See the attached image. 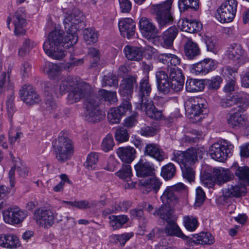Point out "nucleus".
<instances>
[{
  "mask_svg": "<svg viewBox=\"0 0 249 249\" xmlns=\"http://www.w3.org/2000/svg\"><path fill=\"white\" fill-rule=\"evenodd\" d=\"M162 182L155 175L154 165L141 159V193L148 194L159 191Z\"/></svg>",
  "mask_w": 249,
  "mask_h": 249,
  "instance_id": "39448f33",
  "label": "nucleus"
},
{
  "mask_svg": "<svg viewBox=\"0 0 249 249\" xmlns=\"http://www.w3.org/2000/svg\"><path fill=\"white\" fill-rule=\"evenodd\" d=\"M170 80L172 82V89L174 91L178 92L182 89L184 77L180 69L176 67L170 69Z\"/></svg>",
  "mask_w": 249,
  "mask_h": 249,
  "instance_id": "4be33fe9",
  "label": "nucleus"
},
{
  "mask_svg": "<svg viewBox=\"0 0 249 249\" xmlns=\"http://www.w3.org/2000/svg\"><path fill=\"white\" fill-rule=\"evenodd\" d=\"M234 104H236V100H235L234 94L228 98L222 99L220 102V106L223 108L231 107Z\"/></svg>",
  "mask_w": 249,
  "mask_h": 249,
  "instance_id": "69168bd1",
  "label": "nucleus"
},
{
  "mask_svg": "<svg viewBox=\"0 0 249 249\" xmlns=\"http://www.w3.org/2000/svg\"><path fill=\"white\" fill-rule=\"evenodd\" d=\"M13 24L14 26V33L15 36H19L25 34L26 19L18 12H16L13 16Z\"/></svg>",
  "mask_w": 249,
  "mask_h": 249,
  "instance_id": "7c9ffc66",
  "label": "nucleus"
},
{
  "mask_svg": "<svg viewBox=\"0 0 249 249\" xmlns=\"http://www.w3.org/2000/svg\"><path fill=\"white\" fill-rule=\"evenodd\" d=\"M213 177L215 183L222 185L232 180L234 175L230 169L218 167L214 168Z\"/></svg>",
  "mask_w": 249,
  "mask_h": 249,
  "instance_id": "412c9836",
  "label": "nucleus"
},
{
  "mask_svg": "<svg viewBox=\"0 0 249 249\" xmlns=\"http://www.w3.org/2000/svg\"><path fill=\"white\" fill-rule=\"evenodd\" d=\"M14 93L11 90L10 95L6 101V109L9 118L12 117L16 110L14 103Z\"/></svg>",
  "mask_w": 249,
  "mask_h": 249,
  "instance_id": "864d4df0",
  "label": "nucleus"
},
{
  "mask_svg": "<svg viewBox=\"0 0 249 249\" xmlns=\"http://www.w3.org/2000/svg\"><path fill=\"white\" fill-rule=\"evenodd\" d=\"M199 151L198 149L191 148L184 152H174L172 158V160L179 164L183 177L190 182L195 179V164L197 161Z\"/></svg>",
  "mask_w": 249,
  "mask_h": 249,
  "instance_id": "20e7f679",
  "label": "nucleus"
},
{
  "mask_svg": "<svg viewBox=\"0 0 249 249\" xmlns=\"http://www.w3.org/2000/svg\"><path fill=\"white\" fill-rule=\"evenodd\" d=\"M42 71L50 78L53 79L58 75L61 71V68L57 64L50 62H46L43 65Z\"/></svg>",
  "mask_w": 249,
  "mask_h": 249,
  "instance_id": "58836bf2",
  "label": "nucleus"
},
{
  "mask_svg": "<svg viewBox=\"0 0 249 249\" xmlns=\"http://www.w3.org/2000/svg\"><path fill=\"white\" fill-rule=\"evenodd\" d=\"M158 34L155 25L146 18H141V34L147 39L154 38Z\"/></svg>",
  "mask_w": 249,
  "mask_h": 249,
  "instance_id": "393cba45",
  "label": "nucleus"
},
{
  "mask_svg": "<svg viewBox=\"0 0 249 249\" xmlns=\"http://www.w3.org/2000/svg\"><path fill=\"white\" fill-rule=\"evenodd\" d=\"M184 52L188 59H195L200 54V50L196 43L192 39L187 38L184 44Z\"/></svg>",
  "mask_w": 249,
  "mask_h": 249,
  "instance_id": "c756f323",
  "label": "nucleus"
},
{
  "mask_svg": "<svg viewBox=\"0 0 249 249\" xmlns=\"http://www.w3.org/2000/svg\"><path fill=\"white\" fill-rule=\"evenodd\" d=\"M227 55L229 59L233 60L239 65L244 64L248 59L245 52L238 44H233L228 47Z\"/></svg>",
  "mask_w": 249,
  "mask_h": 249,
  "instance_id": "a211bd4d",
  "label": "nucleus"
},
{
  "mask_svg": "<svg viewBox=\"0 0 249 249\" xmlns=\"http://www.w3.org/2000/svg\"><path fill=\"white\" fill-rule=\"evenodd\" d=\"M22 100L28 105H33L40 101V97L35 89L30 85H25L20 90Z\"/></svg>",
  "mask_w": 249,
  "mask_h": 249,
  "instance_id": "aec40b11",
  "label": "nucleus"
},
{
  "mask_svg": "<svg viewBox=\"0 0 249 249\" xmlns=\"http://www.w3.org/2000/svg\"><path fill=\"white\" fill-rule=\"evenodd\" d=\"M215 68L216 64L213 60L206 58L203 61L192 65L191 66L190 70L192 73L196 75H203L214 70Z\"/></svg>",
  "mask_w": 249,
  "mask_h": 249,
  "instance_id": "6ab92c4d",
  "label": "nucleus"
},
{
  "mask_svg": "<svg viewBox=\"0 0 249 249\" xmlns=\"http://www.w3.org/2000/svg\"><path fill=\"white\" fill-rule=\"evenodd\" d=\"M121 12L123 13L130 12L132 4L129 0H118Z\"/></svg>",
  "mask_w": 249,
  "mask_h": 249,
  "instance_id": "0e129e2a",
  "label": "nucleus"
},
{
  "mask_svg": "<svg viewBox=\"0 0 249 249\" xmlns=\"http://www.w3.org/2000/svg\"><path fill=\"white\" fill-rule=\"evenodd\" d=\"M129 135L126 129L123 127H118L115 131V139L119 143L127 142Z\"/></svg>",
  "mask_w": 249,
  "mask_h": 249,
  "instance_id": "09e8293b",
  "label": "nucleus"
},
{
  "mask_svg": "<svg viewBox=\"0 0 249 249\" xmlns=\"http://www.w3.org/2000/svg\"><path fill=\"white\" fill-rule=\"evenodd\" d=\"M45 95L46 96L45 101L46 107L50 112H53L56 108L57 105L52 96H49V90L48 87H45Z\"/></svg>",
  "mask_w": 249,
  "mask_h": 249,
  "instance_id": "6e6d98bb",
  "label": "nucleus"
},
{
  "mask_svg": "<svg viewBox=\"0 0 249 249\" xmlns=\"http://www.w3.org/2000/svg\"><path fill=\"white\" fill-rule=\"evenodd\" d=\"M156 50L149 45H147L142 48L141 50V57H145L147 59L152 58L155 53Z\"/></svg>",
  "mask_w": 249,
  "mask_h": 249,
  "instance_id": "e2e57ef3",
  "label": "nucleus"
},
{
  "mask_svg": "<svg viewBox=\"0 0 249 249\" xmlns=\"http://www.w3.org/2000/svg\"><path fill=\"white\" fill-rule=\"evenodd\" d=\"M12 160L14 162V165L12 167L8 173L10 189L9 191H8V192L13 193L15 190L16 179L15 173L16 170H17L19 176L22 178H25L28 176L29 171L28 168L22 162L20 159L14 158Z\"/></svg>",
  "mask_w": 249,
  "mask_h": 249,
  "instance_id": "f8f14e48",
  "label": "nucleus"
},
{
  "mask_svg": "<svg viewBox=\"0 0 249 249\" xmlns=\"http://www.w3.org/2000/svg\"><path fill=\"white\" fill-rule=\"evenodd\" d=\"M75 203L74 207L81 210L90 209L93 206L92 203L87 200H75Z\"/></svg>",
  "mask_w": 249,
  "mask_h": 249,
  "instance_id": "338daca9",
  "label": "nucleus"
},
{
  "mask_svg": "<svg viewBox=\"0 0 249 249\" xmlns=\"http://www.w3.org/2000/svg\"><path fill=\"white\" fill-rule=\"evenodd\" d=\"M83 14L76 8L69 10L64 19L66 33L55 28L48 35L47 39L44 42L43 48L45 53L54 59H61L66 54L64 48H69L76 44L78 41V24L82 21Z\"/></svg>",
  "mask_w": 249,
  "mask_h": 249,
  "instance_id": "f257e3e1",
  "label": "nucleus"
},
{
  "mask_svg": "<svg viewBox=\"0 0 249 249\" xmlns=\"http://www.w3.org/2000/svg\"><path fill=\"white\" fill-rule=\"evenodd\" d=\"M172 0H167L160 4L153 5V9L157 15L159 27L162 29L172 24L173 18L171 11Z\"/></svg>",
  "mask_w": 249,
  "mask_h": 249,
  "instance_id": "1a4fd4ad",
  "label": "nucleus"
},
{
  "mask_svg": "<svg viewBox=\"0 0 249 249\" xmlns=\"http://www.w3.org/2000/svg\"><path fill=\"white\" fill-rule=\"evenodd\" d=\"M159 90L164 94L168 93L172 89V82L169 80L167 73L163 71H159L156 73Z\"/></svg>",
  "mask_w": 249,
  "mask_h": 249,
  "instance_id": "a878e982",
  "label": "nucleus"
},
{
  "mask_svg": "<svg viewBox=\"0 0 249 249\" xmlns=\"http://www.w3.org/2000/svg\"><path fill=\"white\" fill-rule=\"evenodd\" d=\"M156 213L160 218L168 223L165 228V232L166 234L171 236H176L183 239L187 238L174 221V210L172 208L169 207H162L157 210Z\"/></svg>",
  "mask_w": 249,
  "mask_h": 249,
  "instance_id": "6e6552de",
  "label": "nucleus"
},
{
  "mask_svg": "<svg viewBox=\"0 0 249 249\" xmlns=\"http://www.w3.org/2000/svg\"><path fill=\"white\" fill-rule=\"evenodd\" d=\"M178 5L181 12L188 9L196 11L198 9V0H178Z\"/></svg>",
  "mask_w": 249,
  "mask_h": 249,
  "instance_id": "a18cd8bd",
  "label": "nucleus"
},
{
  "mask_svg": "<svg viewBox=\"0 0 249 249\" xmlns=\"http://www.w3.org/2000/svg\"><path fill=\"white\" fill-rule=\"evenodd\" d=\"M176 173V168L172 163H169L161 168V176L165 180H169L172 178Z\"/></svg>",
  "mask_w": 249,
  "mask_h": 249,
  "instance_id": "c03bdc74",
  "label": "nucleus"
},
{
  "mask_svg": "<svg viewBox=\"0 0 249 249\" xmlns=\"http://www.w3.org/2000/svg\"><path fill=\"white\" fill-rule=\"evenodd\" d=\"M158 60L160 62L166 65L168 67L177 66L180 64L181 60L177 55L169 53H164L159 55Z\"/></svg>",
  "mask_w": 249,
  "mask_h": 249,
  "instance_id": "e433bc0d",
  "label": "nucleus"
},
{
  "mask_svg": "<svg viewBox=\"0 0 249 249\" xmlns=\"http://www.w3.org/2000/svg\"><path fill=\"white\" fill-rule=\"evenodd\" d=\"M71 87H74L67 97L70 103L77 102L82 97H85V119L89 122L93 123L100 121L104 115L98 109V104L96 97L88 93V90L89 88L88 85L76 83L73 78L68 77L62 80L58 86L53 87L51 90H53L56 95L58 94L62 95L68 92Z\"/></svg>",
  "mask_w": 249,
  "mask_h": 249,
  "instance_id": "f03ea898",
  "label": "nucleus"
},
{
  "mask_svg": "<svg viewBox=\"0 0 249 249\" xmlns=\"http://www.w3.org/2000/svg\"><path fill=\"white\" fill-rule=\"evenodd\" d=\"M36 43L33 41L29 38L25 39L22 47L19 49L18 54L20 56H24L29 52L35 47Z\"/></svg>",
  "mask_w": 249,
  "mask_h": 249,
  "instance_id": "3c124183",
  "label": "nucleus"
},
{
  "mask_svg": "<svg viewBox=\"0 0 249 249\" xmlns=\"http://www.w3.org/2000/svg\"><path fill=\"white\" fill-rule=\"evenodd\" d=\"M206 198V195L203 190L200 187L196 189L195 205L200 206L202 205Z\"/></svg>",
  "mask_w": 249,
  "mask_h": 249,
  "instance_id": "bf43d9fd",
  "label": "nucleus"
},
{
  "mask_svg": "<svg viewBox=\"0 0 249 249\" xmlns=\"http://www.w3.org/2000/svg\"><path fill=\"white\" fill-rule=\"evenodd\" d=\"M185 189V185L182 183H178L174 185L167 187L160 199L163 205L160 207H167L172 208V206L174 205L177 202V194Z\"/></svg>",
  "mask_w": 249,
  "mask_h": 249,
  "instance_id": "ddd939ff",
  "label": "nucleus"
},
{
  "mask_svg": "<svg viewBox=\"0 0 249 249\" xmlns=\"http://www.w3.org/2000/svg\"><path fill=\"white\" fill-rule=\"evenodd\" d=\"M23 136L22 133L16 128H12L9 132V141L11 144L14 143L17 141H19Z\"/></svg>",
  "mask_w": 249,
  "mask_h": 249,
  "instance_id": "5fc2aeb1",
  "label": "nucleus"
},
{
  "mask_svg": "<svg viewBox=\"0 0 249 249\" xmlns=\"http://www.w3.org/2000/svg\"><path fill=\"white\" fill-rule=\"evenodd\" d=\"M246 186L242 183L229 185L228 188L223 191L222 197H238L244 196L246 193Z\"/></svg>",
  "mask_w": 249,
  "mask_h": 249,
  "instance_id": "cd10ccee",
  "label": "nucleus"
},
{
  "mask_svg": "<svg viewBox=\"0 0 249 249\" xmlns=\"http://www.w3.org/2000/svg\"><path fill=\"white\" fill-rule=\"evenodd\" d=\"M131 110V105L127 100L124 101L119 107L110 108L107 113V119L111 124H117L120 122L122 117L127 111Z\"/></svg>",
  "mask_w": 249,
  "mask_h": 249,
  "instance_id": "2eb2a0df",
  "label": "nucleus"
},
{
  "mask_svg": "<svg viewBox=\"0 0 249 249\" xmlns=\"http://www.w3.org/2000/svg\"><path fill=\"white\" fill-rule=\"evenodd\" d=\"M118 84L117 77L112 74L108 76H104L102 80L103 86H116Z\"/></svg>",
  "mask_w": 249,
  "mask_h": 249,
  "instance_id": "052dcab7",
  "label": "nucleus"
},
{
  "mask_svg": "<svg viewBox=\"0 0 249 249\" xmlns=\"http://www.w3.org/2000/svg\"><path fill=\"white\" fill-rule=\"evenodd\" d=\"M118 28L121 36L130 39L135 37L136 23L130 18H123L118 21Z\"/></svg>",
  "mask_w": 249,
  "mask_h": 249,
  "instance_id": "dca6fc26",
  "label": "nucleus"
},
{
  "mask_svg": "<svg viewBox=\"0 0 249 249\" xmlns=\"http://www.w3.org/2000/svg\"><path fill=\"white\" fill-rule=\"evenodd\" d=\"M133 235L132 233H125L122 234H115L112 235V238L117 242L121 245H124Z\"/></svg>",
  "mask_w": 249,
  "mask_h": 249,
  "instance_id": "13d9d810",
  "label": "nucleus"
},
{
  "mask_svg": "<svg viewBox=\"0 0 249 249\" xmlns=\"http://www.w3.org/2000/svg\"><path fill=\"white\" fill-rule=\"evenodd\" d=\"M124 53L127 59L132 61H139L140 50L138 47L126 45L124 49Z\"/></svg>",
  "mask_w": 249,
  "mask_h": 249,
  "instance_id": "79ce46f5",
  "label": "nucleus"
},
{
  "mask_svg": "<svg viewBox=\"0 0 249 249\" xmlns=\"http://www.w3.org/2000/svg\"><path fill=\"white\" fill-rule=\"evenodd\" d=\"M184 225L188 231H194L198 226L197 219L192 215H186L183 217Z\"/></svg>",
  "mask_w": 249,
  "mask_h": 249,
  "instance_id": "49530a36",
  "label": "nucleus"
},
{
  "mask_svg": "<svg viewBox=\"0 0 249 249\" xmlns=\"http://www.w3.org/2000/svg\"><path fill=\"white\" fill-rule=\"evenodd\" d=\"M34 219L40 227L47 229L53 224L54 215L50 210L39 208L35 211Z\"/></svg>",
  "mask_w": 249,
  "mask_h": 249,
  "instance_id": "4468645a",
  "label": "nucleus"
},
{
  "mask_svg": "<svg viewBox=\"0 0 249 249\" xmlns=\"http://www.w3.org/2000/svg\"><path fill=\"white\" fill-rule=\"evenodd\" d=\"M186 114L193 123H196L202 118L204 112L207 111L206 100L199 97H191L184 104Z\"/></svg>",
  "mask_w": 249,
  "mask_h": 249,
  "instance_id": "423d86ee",
  "label": "nucleus"
},
{
  "mask_svg": "<svg viewBox=\"0 0 249 249\" xmlns=\"http://www.w3.org/2000/svg\"><path fill=\"white\" fill-rule=\"evenodd\" d=\"M241 183L246 186L249 185V168L246 166H239L237 162H234L231 167Z\"/></svg>",
  "mask_w": 249,
  "mask_h": 249,
  "instance_id": "bb28decb",
  "label": "nucleus"
},
{
  "mask_svg": "<svg viewBox=\"0 0 249 249\" xmlns=\"http://www.w3.org/2000/svg\"><path fill=\"white\" fill-rule=\"evenodd\" d=\"M236 104H239L238 107L245 110L249 107V94L243 91L234 93Z\"/></svg>",
  "mask_w": 249,
  "mask_h": 249,
  "instance_id": "ea45409f",
  "label": "nucleus"
},
{
  "mask_svg": "<svg viewBox=\"0 0 249 249\" xmlns=\"http://www.w3.org/2000/svg\"><path fill=\"white\" fill-rule=\"evenodd\" d=\"M21 246L17 236L12 233L0 234V247L7 249H17Z\"/></svg>",
  "mask_w": 249,
  "mask_h": 249,
  "instance_id": "5701e85b",
  "label": "nucleus"
},
{
  "mask_svg": "<svg viewBox=\"0 0 249 249\" xmlns=\"http://www.w3.org/2000/svg\"><path fill=\"white\" fill-rule=\"evenodd\" d=\"M26 216V213L18 208H9L3 213V220L11 225L20 223Z\"/></svg>",
  "mask_w": 249,
  "mask_h": 249,
  "instance_id": "f3484780",
  "label": "nucleus"
},
{
  "mask_svg": "<svg viewBox=\"0 0 249 249\" xmlns=\"http://www.w3.org/2000/svg\"><path fill=\"white\" fill-rule=\"evenodd\" d=\"M205 87L203 82L196 79H188L186 82V89L188 92H195L202 90Z\"/></svg>",
  "mask_w": 249,
  "mask_h": 249,
  "instance_id": "a19ab883",
  "label": "nucleus"
},
{
  "mask_svg": "<svg viewBox=\"0 0 249 249\" xmlns=\"http://www.w3.org/2000/svg\"><path fill=\"white\" fill-rule=\"evenodd\" d=\"M84 39L88 44L96 42L98 39V34L94 29L87 28L83 32Z\"/></svg>",
  "mask_w": 249,
  "mask_h": 249,
  "instance_id": "de8ad7c7",
  "label": "nucleus"
},
{
  "mask_svg": "<svg viewBox=\"0 0 249 249\" xmlns=\"http://www.w3.org/2000/svg\"><path fill=\"white\" fill-rule=\"evenodd\" d=\"M191 239L195 245H212L214 242L213 236L209 232H201L194 235Z\"/></svg>",
  "mask_w": 249,
  "mask_h": 249,
  "instance_id": "473e14b6",
  "label": "nucleus"
},
{
  "mask_svg": "<svg viewBox=\"0 0 249 249\" xmlns=\"http://www.w3.org/2000/svg\"><path fill=\"white\" fill-rule=\"evenodd\" d=\"M178 34V29L173 26L165 31L161 36V45L165 48H170L173 46L174 41Z\"/></svg>",
  "mask_w": 249,
  "mask_h": 249,
  "instance_id": "b1692460",
  "label": "nucleus"
},
{
  "mask_svg": "<svg viewBox=\"0 0 249 249\" xmlns=\"http://www.w3.org/2000/svg\"><path fill=\"white\" fill-rule=\"evenodd\" d=\"M114 145V143L112 135L108 134L103 140L102 148L103 151L107 152L111 150Z\"/></svg>",
  "mask_w": 249,
  "mask_h": 249,
  "instance_id": "4d7b16f0",
  "label": "nucleus"
},
{
  "mask_svg": "<svg viewBox=\"0 0 249 249\" xmlns=\"http://www.w3.org/2000/svg\"><path fill=\"white\" fill-rule=\"evenodd\" d=\"M99 95L106 101L110 103H115L117 101V98L116 92L108 91L102 89L99 91Z\"/></svg>",
  "mask_w": 249,
  "mask_h": 249,
  "instance_id": "603ef678",
  "label": "nucleus"
},
{
  "mask_svg": "<svg viewBox=\"0 0 249 249\" xmlns=\"http://www.w3.org/2000/svg\"><path fill=\"white\" fill-rule=\"evenodd\" d=\"M237 3L236 0H226L218 8L216 18L222 23L232 21L236 13Z\"/></svg>",
  "mask_w": 249,
  "mask_h": 249,
  "instance_id": "9b49d317",
  "label": "nucleus"
},
{
  "mask_svg": "<svg viewBox=\"0 0 249 249\" xmlns=\"http://www.w3.org/2000/svg\"><path fill=\"white\" fill-rule=\"evenodd\" d=\"M202 24L196 20L189 19H183L181 29L183 32L189 33H196L202 29Z\"/></svg>",
  "mask_w": 249,
  "mask_h": 249,
  "instance_id": "f704fd0d",
  "label": "nucleus"
},
{
  "mask_svg": "<svg viewBox=\"0 0 249 249\" xmlns=\"http://www.w3.org/2000/svg\"><path fill=\"white\" fill-rule=\"evenodd\" d=\"M233 145L226 141L213 143L209 148V153L212 159L223 162L231 155Z\"/></svg>",
  "mask_w": 249,
  "mask_h": 249,
  "instance_id": "9d476101",
  "label": "nucleus"
},
{
  "mask_svg": "<svg viewBox=\"0 0 249 249\" xmlns=\"http://www.w3.org/2000/svg\"><path fill=\"white\" fill-rule=\"evenodd\" d=\"M115 174L120 178L128 181L132 175L131 167L129 165H123Z\"/></svg>",
  "mask_w": 249,
  "mask_h": 249,
  "instance_id": "8fccbe9b",
  "label": "nucleus"
},
{
  "mask_svg": "<svg viewBox=\"0 0 249 249\" xmlns=\"http://www.w3.org/2000/svg\"><path fill=\"white\" fill-rule=\"evenodd\" d=\"M136 79L133 77L124 79L120 85V93L122 96L128 99L133 91L134 85Z\"/></svg>",
  "mask_w": 249,
  "mask_h": 249,
  "instance_id": "2f4dec72",
  "label": "nucleus"
},
{
  "mask_svg": "<svg viewBox=\"0 0 249 249\" xmlns=\"http://www.w3.org/2000/svg\"><path fill=\"white\" fill-rule=\"evenodd\" d=\"M142 70L145 75L141 82V110L144 111L148 117L155 120H160L162 117V112L157 109L150 98L151 91L149 83L148 73L152 70L153 66L150 61L142 62Z\"/></svg>",
  "mask_w": 249,
  "mask_h": 249,
  "instance_id": "7ed1b4c3",
  "label": "nucleus"
},
{
  "mask_svg": "<svg viewBox=\"0 0 249 249\" xmlns=\"http://www.w3.org/2000/svg\"><path fill=\"white\" fill-rule=\"evenodd\" d=\"M222 81V79L219 76L212 77L207 80L208 87L210 89H216L219 88Z\"/></svg>",
  "mask_w": 249,
  "mask_h": 249,
  "instance_id": "680f3d73",
  "label": "nucleus"
},
{
  "mask_svg": "<svg viewBox=\"0 0 249 249\" xmlns=\"http://www.w3.org/2000/svg\"><path fill=\"white\" fill-rule=\"evenodd\" d=\"M98 161L99 155L95 152H90L88 155L84 166L86 169L89 172L95 171L98 169Z\"/></svg>",
  "mask_w": 249,
  "mask_h": 249,
  "instance_id": "4c0bfd02",
  "label": "nucleus"
},
{
  "mask_svg": "<svg viewBox=\"0 0 249 249\" xmlns=\"http://www.w3.org/2000/svg\"><path fill=\"white\" fill-rule=\"evenodd\" d=\"M116 154L121 161L126 163L132 162L136 157V150L131 146L119 147Z\"/></svg>",
  "mask_w": 249,
  "mask_h": 249,
  "instance_id": "c85d7f7f",
  "label": "nucleus"
},
{
  "mask_svg": "<svg viewBox=\"0 0 249 249\" xmlns=\"http://www.w3.org/2000/svg\"><path fill=\"white\" fill-rule=\"evenodd\" d=\"M236 88V85L235 80L232 78L225 86L223 88V90L227 94H228L234 91Z\"/></svg>",
  "mask_w": 249,
  "mask_h": 249,
  "instance_id": "774afa93",
  "label": "nucleus"
},
{
  "mask_svg": "<svg viewBox=\"0 0 249 249\" xmlns=\"http://www.w3.org/2000/svg\"><path fill=\"white\" fill-rule=\"evenodd\" d=\"M109 218L110 226L114 230L122 228L129 219L126 215H110Z\"/></svg>",
  "mask_w": 249,
  "mask_h": 249,
  "instance_id": "37998d69",
  "label": "nucleus"
},
{
  "mask_svg": "<svg viewBox=\"0 0 249 249\" xmlns=\"http://www.w3.org/2000/svg\"><path fill=\"white\" fill-rule=\"evenodd\" d=\"M227 122L232 128H239L244 125L245 120L240 111L230 112L227 115Z\"/></svg>",
  "mask_w": 249,
  "mask_h": 249,
  "instance_id": "72a5a7b5",
  "label": "nucleus"
},
{
  "mask_svg": "<svg viewBox=\"0 0 249 249\" xmlns=\"http://www.w3.org/2000/svg\"><path fill=\"white\" fill-rule=\"evenodd\" d=\"M53 146L56 158L61 162L70 159L74 151V146L71 140L61 132L53 142Z\"/></svg>",
  "mask_w": 249,
  "mask_h": 249,
  "instance_id": "0eeeda50",
  "label": "nucleus"
},
{
  "mask_svg": "<svg viewBox=\"0 0 249 249\" xmlns=\"http://www.w3.org/2000/svg\"><path fill=\"white\" fill-rule=\"evenodd\" d=\"M144 155H148L161 161L164 159L163 152L159 146L155 143H150L146 145L144 150Z\"/></svg>",
  "mask_w": 249,
  "mask_h": 249,
  "instance_id": "c9c22d12",
  "label": "nucleus"
}]
</instances>
